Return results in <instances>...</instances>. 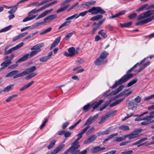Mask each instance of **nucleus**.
Masks as SVG:
<instances>
[{"instance_id":"nucleus-39","label":"nucleus","mask_w":154,"mask_h":154,"mask_svg":"<svg viewBox=\"0 0 154 154\" xmlns=\"http://www.w3.org/2000/svg\"><path fill=\"white\" fill-rule=\"evenodd\" d=\"M17 96H18L17 94L12 95H11V96H9L8 97V98H7L6 99V101L7 102H9L11 100V99H12V98H13L14 97H17Z\"/></svg>"},{"instance_id":"nucleus-15","label":"nucleus","mask_w":154,"mask_h":154,"mask_svg":"<svg viewBox=\"0 0 154 154\" xmlns=\"http://www.w3.org/2000/svg\"><path fill=\"white\" fill-rule=\"evenodd\" d=\"M11 63L12 62L11 61H9L7 62V60H5L1 64V66L2 67L0 68V71L4 69L6 67Z\"/></svg>"},{"instance_id":"nucleus-20","label":"nucleus","mask_w":154,"mask_h":154,"mask_svg":"<svg viewBox=\"0 0 154 154\" xmlns=\"http://www.w3.org/2000/svg\"><path fill=\"white\" fill-rule=\"evenodd\" d=\"M14 86L13 84H10L5 88L3 90H2V91H3L5 92H8L13 89Z\"/></svg>"},{"instance_id":"nucleus-52","label":"nucleus","mask_w":154,"mask_h":154,"mask_svg":"<svg viewBox=\"0 0 154 154\" xmlns=\"http://www.w3.org/2000/svg\"><path fill=\"white\" fill-rule=\"evenodd\" d=\"M131 142V141L130 140L125 141V142H122L121 143L119 144V146H124L125 145H126L128 143H130Z\"/></svg>"},{"instance_id":"nucleus-8","label":"nucleus","mask_w":154,"mask_h":154,"mask_svg":"<svg viewBox=\"0 0 154 154\" xmlns=\"http://www.w3.org/2000/svg\"><path fill=\"white\" fill-rule=\"evenodd\" d=\"M127 105L128 109L133 110L136 109L137 108V103H135L134 101V100H130L128 101Z\"/></svg>"},{"instance_id":"nucleus-16","label":"nucleus","mask_w":154,"mask_h":154,"mask_svg":"<svg viewBox=\"0 0 154 154\" xmlns=\"http://www.w3.org/2000/svg\"><path fill=\"white\" fill-rule=\"evenodd\" d=\"M57 16L56 14H53L50 15L44 19V21L45 23L47 22V21H50L57 18Z\"/></svg>"},{"instance_id":"nucleus-40","label":"nucleus","mask_w":154,"mask_h":154,"mask_svg":"<svg viewBox=\"0 0 154 154\" xmlns=\"http://www.w3.org/2000/svg\"><path fill=\"white\" fill-rule=\"evenodd\" d=\"M126 137H117L115 140H114V141L116 142H120L123 140H125Z\"/></svg>"},{"instance_id":"nucleus-27","label":"nucleus","mask_w":154,"mask_h":154,"mask_svg":"<svg viewBox=\"0 0 154 154\" xmlns=\"http://www.w3.org/2000/svg\"><path fill=\"white\" fill-rule=\"evenodd\" d=\"M37 72H34L31 73L29 75L26 76L25 77V79L26 80H28L30 79H32L35 76L37 75Z\"/></svg>"},{"instance_id":"nucleus-2","label":"nucleus","mask_w":154,"mask_h":154,"mask_svg":"<svg viewBox=\"0 0 154 154\" xmlns=\"http://www.w3.org/2000/svg\"><path fill=\"white\" fill-rule=\"evenodd\" d=\"M109 55V53L106 51H103L100 54V56L96 59L95 62L96 65L100 66L106 63V61L104 60L107 56Z\"/></svg>"},{"instance_id":"nucleus-26","label":"nucleus","mask_w":154,"mask_h":154,"mask_svg":"<svg viewBox=\"0 0 154 154\" xmlns=\"http://www.w3.org/2000/svg\"><path fill=\"white\" fill-rule=\"evenodd\" d=\"M79 143H78L76 141H74L71 144V146L70 148H74L78 149L80 146V145L79 144Z\"/></svg>"},{"instance_id":"nucleus-31","label":"nucleus","mask_w":154,"mask_h":154,"mask_svg":"<svg viewBox=\"0 0 154 154\" xmlns=\"http://www.w3.org/2000/svg\"><path fill=\"white\" fill-rule=\"evenodd\" d=\"M55 140L51 141L50 144L48 145L47 146L48 149H51L55 145V143L56 142Z\"/></svg>"},{"instance_id":"nucleus-61","label":"nucleus","mask_w":154,"mask_h":154,"mask_svg":"<svg viewBox=\"0 0 154 154\" xmlns=\"http://www.w3.org/2000/svg\"><path fill=\"white\" fill-rule=\"evenodd\" d=\"M45 23V21H42L41 22H38L37 23L34 24V26L35 27L37 26H39L40 25L44 24V23Z\"/></svg>"},{"instance_id":"nucleus-9","label":"nucleus","mask_w":154,"mask_h":154,"mask_svg":"<svg viewBox=\"0 0 154 154\" xmlns=\"http://www.w3.org/2000/svg\"><path fill=\"white\" fill-rule=\"evenodd\" d=\"M75 49L74 47H72L69 48L68 49V52H65L64 53V55L66 57H72L74 56L75 54Z\"/></svg>"},{"instance_id":"nucleus-56","label":"nucleus","mask_w":154,"mask_h":154,"mask_svg":"<svg viewBox=\"0 0 154 154\" xmlns=\"http://www.w3.org/2000/svg\"><path fill=\"white\" fill-rule=\"evenodd\" d=\"M109 133V131L108 130H106L105 131H104L100 133V134L101 135H103L104 134L107 135Z\"/></svg>"},{"instance_id":"nucleus-51","label":"nucleus","mask_w":154,"mask_h":154,"mask_svg":"<svg viewBox=\"0 0 154 154\" xmlns=\"http://www.w3.org/2000/svg\"><path fill=\"white\" fill-rule=\"evenodd\" d=\"M71 134V132H70L69 131H65V132L64 134V136L66 138L70 136Z\"/></svg>"},{"instance_id":"nucleus-7","label":"nucleus","mask_w":154,"mask_h":154,"mask_svg":"<svg viewBox=\"0 0 154 154\" xmlns=\"http://www.w3.org/2000/svg\"><path fill=\"white\" fill-rule=\"evenodd\" d=\"M23 44L24 43L23 42H22L18 44L15 47L10 48L6 51H5L4 53V54L5 55H6L11 53L13 51L16 50L22 47Z\"/></svg>"},{"instance_id":"nucleus-28","label":"nucleus","mask_w":154,"mask_h":154,"mask_svg":"<svg viewBox=\"0 0 154 154\" xmlns=\"http://www.w3.org/2000/svg\"><path fill=\"white\" fill-rule=\"evenodd\" d=\"M75 148H72L70 149V154H78L80 152L79 149Z\"/></svg>"},{"instance_id":"nucleus-11","label":"nucleus","mask_w":154,"mask_h":154,"mask_svg":"<svg viewBox=\"0 0 154 154\" xmlns=\"http://www.w3.org/2000/svg\"><path fill=\"white\" fill-rule=\"evenodd\" d=\"M124 88V86L122 85L118 88L116 89L114 91H112L109 94H107L106 96L107 97H108L110 95H115L121 91Z\"/></svg>"},{"instance_id":"nucleus-59","label":"nucleus","mask_w":154,"mask_h":154,"mask_svg":"<svg viewBox=\"0 0 154 154\" xmlns=\"http://www.w3.org/2000/svg\"><path fill=\"white\" fill-rule=\"evenodd\" d=\"M69 123L67 122L64 123L63 124L62 126V129H65L66 127L68 126V125L69 124Z\"/></svg>"},{"instance_id":"nucleus-49","label":"nucleus","mask_w":154,"mask_h":154,"mask_svg":"<svg viewBox=\"0 0 154 154\" xmlns=\"http://www.w3.org/2000/svg\"><path fill=\"white\" fill-rule=\"evenodd\" d=\"M141 100V97L139 96H138L134 99V102L135 101L136 102L135 103H139L140 102Z\"/></svg>"},{"instance_id":"nucleus-12","label":"nucleus","mask_w":154,"mask_h":154,"mask_svg":"<svg viewBox=\"0 0 154 154\" xmlns=\"http://www.w3.org/2000/svg\"><path fill=\"white\" fill-rule=\"evenodd\" d=\"M97 136L96 135L93 134L90 136L87 140L84 142L85 144H88L92 142L94 140L97 138Z\"/></svg>"},{"instance_id":"nucleus-55","label":"nucleus","mask_w":154,"mask_h":154,"mask_svg":"<svg viewBox=\"0 0 154 154\" xmlns=\"http://www.w3.org/2000/svg\"><path fill=\"white\" fill-rule=\"evenodd\" d=\"M108 118H107L106 116V115L105 116H103L101 118L99 122V124H101L106 119H107Z\"/></svg>"},{"instance_id":"nucleus-64","label":"nucleus","mask_w":154,"mask_h":154,"mask_svg":"<svg viewBox=\"0 0 154 154\" xmlns=\"http://www.w3.org/2000/svg\"><path fill=\"white\" fill-rule=\"evenodd\" d=\"M116 152V150H113L112 151H109L106 153H105V154H114Z\"/></svg>"},{"instance_id":"nucleus-18","label":"nucleus","mask_w":154,"mask_h":154,"mask_svg":"<svg viewBox=\"0 0 154 154\" xmlns=\"http://www.w3.org/2000/svg\"><path fill=\"white\" fill-rule=\"evenodd\" d=\"M126 12V10H124L119 12L115 15H113L109 17V19L113 18L124 14Z\"/></svg>"},{"instance_id":"nucleus-5","label":"nucleus","mask_w":154,"mask_h":154,"mask_svg":"<svg viewBox=\"0 0 154 154\" xmlns=\"http://www.w3.org/2000/svg\"><path fill=\"white\" fill-rule=\"evenodd\" d=\"M154 14V9L149 10L139 15L137 18V20H141L146 18L148 17L151 15Z\"/></svg>"},{"instance_id":"nucleus-34","label":"nucleus","mask_w":154,"mask_h":154,"mask_svg":"<svg viewBox=\"0 0 154 154\" xmlns=\"http://www.w3.org/2000/svg\"><path fill=\"white\" fill-rule=\"evenodd\" d=\"M145 121H143L141 122L140 124L142 125H148L150 123H152V121L151 122H150L148 120H145Z\"/></svg>"},{"instance_id":"nucleus-23","label":"nucleus","mask_w":154,"mask_h":154,"mask_svg":"<svg viewBox=\"0 0 154 154\" xmlns=\"http://www.w3.org/2000/svg\"><path fill=\"white\" fill-rule=\"evenodd\" d=\"M137 81V79L135 78L133 79L130 82L126 85V87H129L132 85L136 83Z\"/></svg>"},{"instance_id":"nucleus-17","label":"nucleus","mask_w":154,"mask_h":154,"mask_svg":"<svg viewBox=\"0 0 154 154\" xmlns=\"http://www.w3.org/2000/svg\"><path fill=\"white\" fill-rule=\"evenodd\" d=\"M60 39L61 37L60 36L56 39L54 41L51 45L50 48V50L52 49L59 44L60 42Z\"/></svg>"},{"instance_id":"nucleus-30","label":"nucleus","mask_w":154,"mask_h":154,"mask_svg":"<svg viewBox=\"0 0 154 154\" xmlns=\"http://www.w3.org/2000/svg\"><path fill=\"white\" fill-rule=\"evenodd\" d=\"M70 23L71 21H65L64 23L60 26L58 29H60L64 26L69 25L70 24Z\"/></svg>"},{"instance_id":"nucleus-13","label":"nucleus","mask_w":154,"mask_h":154,"mask_svg":"<svg viewBox=\"0 0 154 154\" xmlns=\"http://www.w3.org/2000/svg\"><path fill=\"white\" fill-rule=\"evenodd\" d=\"M36 69L35 66H33L27 68L24 71L25 75L29 74L34 71Z\"/></svg>"},{"instance_id":"nucleus-62","label":"nucleus","mask_w":154,"mask_h":154,"mask_svg":"<svg viewBox=\"0 0 154 154\" xmlns=\"http://www.w3.org/2000/svg\"><path fill=\"white\" fill-rule=\"evenodd\" d=\"M34 83V81H32L30 82L29 83L26 85H25V86L27 88L29 87L30 86H31Z\"/></svg>"},{"instance_id":"nucleus-35","label":"nucleus","mask_w":154,"mask_h":154,"mask_svg":"<svg viewBox=\"0 0 154 154\" xmlns=\"http://www.w3.org/2000/svg\"><path fill=\"white\" fill-rule=\"evenodd\" d=\"M25 75V74H24V72L23 71V72L20 73L19 74H17L15 75L14 76H13V78L14 79H15L16 78H18L19 77L23 76Z\"/></svg>"},{"instance_id":"nucleus-43","label":"nucleus","mask_w":154,"mask_h":154,"mask_svg":"<svg viewBox=\"0 0 154 154\" xmlns=\"http://www.w3.org/2000/svg\"><path fill=\"white\" fill-rule=\"evenodd\" d=\"M137 16V14L136 13H134L130 14L128 17L129 19H132L136 17Z\"/></svg>"},{"instance_id":"nucleus-57","label":"nucleus","mask_w":154,"mask_h":154,"mask_svg":"<svg viewBox=\"0 0 154 154\" xmlns=\"http://www.w3.org/2000/svg\"><path fill=\"white\" fill-rule=\"evenodd\" d=\"M141 116H137V117L135 119V121H139L145 120V117L142 118L141 117Z\"/></svg>"},{"instance_id":"nucleus-4","label":"nucleus","mask_w":154,"mask_h":154,"mask_svg":"<svg viewBox=\"0 0 154 154\" xmlns=\"http://www.w3.org/2000/svg\"><path fill=\"white\" fill-rule=\"evenodd\" d=\"M88 12L91 13L92 14H103L106 13L105 11L103 10L100 7H94L89 9Z\"/></svg>"},{"instance_id":"nucleus-48","label":"nucleus","mask_w":154,"mask_h":154,"mask_svg":"<svg viewBox=\"0 0 154 154\" xmlns=\"http://www.w3.org/2000/svg\"><path fill=\"white\" fill-rule=\"evenodd\" d=\"M49 2H50V0H45L42 2H41L39 4H38L37 5H36V6H38L39 5H42L45 4Z\"/></svg>"},{"instance_id":"nucleus-10","label":"nucleus","mask_w":154,"mask_h":154,"mask_svg":"<svg viewBox=\"0 0 154 154\" xmlns=\"http://www.w3.org/2000/svg\"><path fill=\"white\" fill-rule=\"evenodd\" d=\"M105 147H101L100 146L93 147L91 149V151L92 153H95L101 151L105 149Z\"/></svg>"},{"instance_id":"nucleus-29","label":"nucleus","mask_w":154,"mask_h":154,"mask_svg":"<svg viewBox=\"0 0 154 154\" xmlns=\"http://www.w3.org/2000/svg\"><path fill=\"white\" fill-rule=\"evenodd\" d=\"M118 128L120 130L123 131H126L129 130V127L128 125H122L118 127Z\"/></svg>"},{"instance_id":"nucleus-41","label":"nucleus","mask_w":154,"mask_h":154,"mask_svg":"<svg viewBox=\"0 0 154 154\" xmlns=\"http://www.w3.org/2000/svg\"><path fill=\"white\" fill-rule=\"evenodd\" d=\"M148 5V4H144L142 5L141 7H140L139 8L137 9V11H141L143 10Z\"/></svg>"},{"instance_id":"nucleus-33","label":"nucleus","mask_w":154,"mask_h":154,"mask_svg":"<svg viewBox=\"0 0 154 154\" xmlns=\"http://www.w3.org/2000/svg\"><path fill=\"white\" fill-rule=\"evenodd\" d=\"M148 22L147 20V19H146L145 20H142L140 21H139L136 23H135V25L136 26H138L139 25H143L145 24H146L148 23Z\"/></svg>"},{"instance_id":"nucleus-45","label":"nucleus","mask_w":154,"mask_h":154,"mask_svg":"<svg viewBox=\"0 0 154 154\" xmlns=\"http://www.w3.org/2000/svg\"><path fill=\"white\" fill-rule=\"evenodd\" d=\"M134 68H133V67H132L131 68H130V69L128 70L126 72V74H131L132 75L131 77L130 78V79L132 78L135 75V74H132V73H129V72H131L133 69Z\"/></svg>"},{"instance_id":"nucleus-22","label":"nucleus","mask_w":154,"mask_h":154,"mask_svg":"<svg viewBox=\"0 0 154 154\" xmlns=\"http://www.w3.org/2000/svg\"><path fill=\"white\" fill-rule=\"evenodd\" d=\"M103 17V16L101 14H97L91 17L90 19V20L93 21L97 20L100 19H101Z\"/></svg>"},{"instance_id":"nucleus-37","label":"nucleus","mask_w":154,"mask_h":154,"mask_svg":"<svg viewBox=\"0 0 154 154\" xmlns=\"http://www.w3.org/2000/svg\"><path fill=\"white\" fill-rule=\"evenodd\" d=\"M52 28L51 27H50L49 28H48V29H45L44 31L40 32V35H42L46 34L47 33L50 32L51 31V30H52Z\"/></svg>"},{"instance_id":"nucleus-53","label":"nucleus","mask_w":154,"mask_h":154,"mask_svg":"<svg viewBox=\"0 0 154 154\" xmlns=\"http://www.w3.org/2000/svg\"><path fill=\"white\" fill-rule=\"evenodd\" d=\"M74 32L69 33L67 35H66L65 36V38L66 40H68L69 38L72 36L73 33Z\"/></svg>"},{"instance_id":"nucleus-36","label":"nucleus","mask_w":154,"mask_h":154,"mask_svg":"<svg viewBox=\"0 0 154 154\" xmlns=\"http://www.w3.org/2000/svg\"><path fill=\"white\" fill-rule=\"evenodd\" d=\"M12 27L11 25H9L7 27H6L5 28L2 29L0 30V33L2 32H5L9 30H10L11 28Z\"/></svg>"},{"instance_id":"nucleus-46","label":"nucleus","mask_w":154,"mask_h":154,"mask_svg":"<svg viewBox=\"0 0 154 154\" xmlns=\"http://www.w3.org/2000/svg\"><path fill=\"white\" fill-rule=\"evenodd\" d=\"M78 14H75L69 17L66 18V20L67 21L70 20H72V19H74V18L75 17L77 16Z\"/></svg>"},{"instance_id":"nucleus-54","label":"nucleus","mask_w":154,"mask_h":154,"mask_svg":"<svg viewBox=\"0 0 154 154\" xmlns=\"http://www.w3.org/2000/svg\"><path fill=\"white\" fill-rule=\"evenodd\" d=\"M48 7H49L48 6V4H46L44 6H43L41 7L40 8L38 9V11L39 12L40 11Z\"/></svg>"},{"instance_id":"nucleus-6","label":"nucleus","mask_w":154,"mask_h":154,"mask_svg":"<svg viewBox=\"0 0 154 154\" xmlns=\"http://www.w3.org/2000/svg\"><path fill=\"white\" fill-rule=\"evenodd\" d=\"M142 129H138L132 131L131 133L127 134L125 135L124 137H128V139L131 140L139 137V135L138 134L141 131Z\"/></svg>"},{"instance_id":"nucleus-38","label":"nucleus","mask_w":154,"mask_h":154,"mask_svg":"<svg viewBox=\"0 0 154 154\" xmlns=\"http://www.w3.org/2000/svg\"><path fill=\"white\" fill-rule=\"evenodd\" d=\"M89 10L88 11H86L84 12L80 13L79 15H78L75 18H78L79 16L84 17L85 16L86 14L88 12Z\"/></svg>"},{"instance_id":"nucleus-44","label":"nucleus","mask_w":154,"mask_h":154,"mask_svg":"<svg viewBox=\"0 0 154 154\" xmlns=\"http://www.w3.org/2000/svg\"><path fill=\"white\" fill-rule=\"evenodd\" d=\"M93 122L91 119V117H90L87 120L85 124V125H89L92 123Z\"/></svg>"},{"instance_id":"nucleus-1","label":"nucleus","mask_w":154,"mask_h":154,"mask_svg":"<svg viewBox=\"0 0 154 154\" xmlns=\"http://www.w3.org/2000/svg\"><path fill=\"white\" fill-rule=\"evenodd\" d=\"M44 45V44L43 43H41L39 44H37L33 46L31 48L32 51L30 54H27L24 55L22 57L20 58L17 60L16 62V63H17L20 62H22L26 60L28 58L32 57L34 55L38 53L41 51V48L43 47Z\"/></svg>"},{"instance_id":"nucleus-63","label":"nucleus","mask_w":154,"mask_h":154,"mask_svg":"<svg viewBox=\"0 0 154 154\" xmlns=\"http://www.w3.org/2000/svg\"><path fill=\"white\" fill-rule=\"evenodd\" d=\"M133 152V151L130 150L126 152H122V154H131Z\"/></svg>"},{"instance_id":"nucleus-50","label":"nucleus","mask_w":154,"mask_h":154,"mask_svg":"<svg viewBox=\"0 0 154 154\" xmlns=\"http://www.w3.org/2000/svg\"><path fill=\"white\" fill-rule=\"evenodd\" d=\"M125 99V97H123L120 99H118L114 102L115 103L116 105H117L123 101Z\"/></svg>"},{"instance_id":"nucleus-14","label":"nucleus","mask_w":154,"mask_h":154,"mask_svg":"<svg viewBox=\"0 0 154 154\" xmlns=\"http://www.w3.org/2000/svg\"><path fill=\"white\" fill-rule=\"evenodd\" d=\"M53 52L52 51H51L48 54L47 56L43 57H41L39 59V60L41 62H46L51 58V56Z\"/></svg>"},{"instance_id":"nucleus-47","label":"nucleus","mask_w":154,"mask_h":154,"mask_svg":"<svg viewBox=\"0 0 154 154\" xmlns=\"http://www.w3.org/2000/svg\"><path fill=\"white\" fill-rule=\"evenodd\" d=\"M154 98V94L151 95L149 96L144 98V100L145 101H148L151 99H152Z\"/></svg>"},{"instance_id":"nucleus-25","label":"nucleus","mask_w":154,"mask_h":154,"mask_svg":"<svg viewBox=\"0 0 154 154\" xmlns=\"http://www.w3.org/2000/svg\"><path fill=\"white\" fill-rule=\"evenodd\" d=\"M118 133H115L112 135H109L107 138L105 139L103 142V143H105L110 139L112 138V137L115 136H117L118 135Z\"/></svg>"},{"instance_id":"nucleus-32","label":"nucleus","mask_w":154,"mask_h":154,"mask_svg":"<svg viewBox=\"0 0 154 154\" xmlns=\"http://www.w3.org/2000/svg\"><path fill=\"white\" fill-rule=\"evenodd\" d=\"M36 17V15H34L32 16L31 17H29V16H27L25 18L23 19V22H26L29 20H32L34 19Z\"/></svg>"},{"instance_id":"nucleus-24","label":"nucleus","mask_w":154,"mask_h":154,"mask_svg":"<svg viewBox=\"0 0 154 154\" xmlns=\"http://www.w3.org/2000/svg\"><path fill=\"white\" fill-rule=\"evenodd\" d=\"M133 22L132 21H130L129 22L125 23H120V25L122 27H129L132 24Z\"/></svg>"},{"instance_id":"nucleus-60","label":"nucleus","mask_w":154,"mask_h":154,"mask_svg":"<svg viewBox=\"0 0 154 154\" xmlns=\"http://www.w3.org/2000/svg\"><path fill=\"white\" fill-rule=\"evenodd\" d=\"M148 23L151 22L153 20H154V15L151 16L149 18L146 19Z\"/></svg>"},{"instance_id":"nucleus-42","label":"nucleus","mask_w":154,"mask_h":154,"mask_svg":"<svg viewBox=\"0 0 154 154\" xmlns=\"http://www.w3.org/2000/svg\"><path fill=\"white\" fill-rule=\"evenodd\" d=\"M117 112L116 110H114L111 112H109L108 114L106 115V116L107 118H109L112 115L115 114Z\"/></svg>"},{"instance_id":"nucleus-21","label":"nucleus","mask_w":154,"mask_h":154,"mask_svg":"<svg viewBox=\"0 0 154 154\" xmlns=\"http://www.w3.org/2000/svg\"><path fill=\"white\" fill-rule=\"evenodd\" d=\"M93 105V104H90L89 103H88L85 105L83 107V109L84 112H88L91 108Z\"/></svg>"},{"instance_id":"nucleus-3","label":"nucleus","mask_w":154,"mask_h":154,"mask_svg":"<svg viewBox=\"0 0 154 154\" xmlns=\"http://www.w3.org/2000/svg\"><path fill=\"white\" fill-rule=\"evenodd\" d=\"M132 75L131 74H126L118 80L111 87V88H114L116 87L118 85H120L124 83L125 82L131 77Z\"/></svg>"},{"instance_id":"nucleus-19","label":"nucleus","mask_w":154,"mask_h":154,"mask_svg":"<svg viewBox=\"0 0 154 154\" xmlns=\"http://www.w3.org/2000/svg\"><path fill=\"white\" fill-rule=\"evenodd\" d=\"M111 100L106 102L105 103L102 104L100 107L99 109H97V111L99 110L101 111L104 109L111 102Z\"/></svg>"},{"instance_id":"nucleus-58","label":"nucleus","mask_w":154,"mask_h":154,"mask_svg":"<svg viewBox=\"0 0 154 154\" xmlns=\"http://www.w3.org/2000/svg\"><path fill=\"white\" fill-rule=\"evenodd\" d=\"M90 127L89 126H88L85 127L80 132L83 134L86 132L88 129Z\"/></svg>"}]
</instances>
